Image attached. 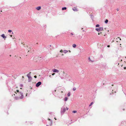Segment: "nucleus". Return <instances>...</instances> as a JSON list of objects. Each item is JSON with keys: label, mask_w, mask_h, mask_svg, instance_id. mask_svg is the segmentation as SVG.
I'll use <instances>...</instances> for the list:
<instances>
[{"label": "nucleus", "mask_w": 126, "mask_h": 126, "mask_svg": "<svg viewBox=\"0 0 126 126\" xmlns=\"http://www.w3.org/2000/svg\"><path fill=\"white\" fill-rule=\"evenodd\" d=\"M1 37H2L3 38H6V37H5V35L4 34H2L1 35Z\"/></svg>", "instance_id": "11"}, {"label": "nucleus", "mask_w": 126, "mask_h": 126, "mask_svg": "<svg viewBox=\"0 0 126 126\" xmlns=\"http://www.w3.org/2000/svg\"><path fill=\"white\" fill-rule=\"evenodd\" d=\"M76 90V88L75 87H74L73 89V91H75Z\"/></svg>", "instance_id": "23"}, {"label": "nucleus", "mask_w": 126, "mask_h": 126, "mask_svg": "<svg viewBox=\"0 0 126 126\" xmlns=\"http://www.w3.org/2000/svg\"><path fill=\"white\" fill-rule=\"evenodd\" d=\"M68 52V51L67 50H64L63 51V52L64 53H67Z\"/></svg>", "instance_id": "15"}, {"label": "nucleus", "mask_w": 126, "mask_h": 126, "mask_svg": "<svg viewBox=\"0 0 126 126\" xmlns=\"http://www.w3.org/2000/svg\"><path fill=\"white\" fill-rule=\"evenodd\" d=\"M48 120L49 121V124L50 126H51L52 124V120H51L50 119H49L48 118Z\"/></svg>", "instance_id": "7"}, {"label": "nucleus", "mask_w": 126, "mask_h": 126, "mask_svg": "<svg viewBox=\"0 0 126 126\" xmlns=\"http://www.w3.org/2000/svg\"><path fill=\"white\" fill-rule=\"evenodd\" d=\"M52 71L54 73H58L59 72V70L55 69H52Z\"/></svg>", "instance_id": "5"}, {"label": "nucleus", "mask_w": 126, "mask_h": 126, "mask_svg": "<svg viewBox=\"0 0 126 126\" xmlns=\"http://www.w3.org/2000/svg\"><path fill=\"white\" fill-rule=\"evenodd\" d=\"M101 33H102V32H101L100 33H98V35H99Z\"/></svg>", "instance_id": "31"}, {"label": "nucleus", "mask_w": 126, "mask_h": 126, "mask_svg": "<svg viewBox=\"0 0 126 126\" xmlns=\"http://www.w3.org/2000/svg\"><path fill=\"white\" fill-rule=\"evenodd\" d=\"M56 91V90H54V92H55Z\"/></svg>", "instance_id": "38"}, {"label": "nucleus", "mask_w": 126, "mask_h": 126, "mask_svg": "<svg viewBox=\"0 0 126 126\" xmlns=\"http://www.w3.org/2000/svg\"><path fill=\"white\" fill-rule=\"evenodd\" d=\"M34 60L36 62L40 61L41 60V57L39 56H35L33 58Z\"/></svg>", "instance_id": "2"}, {"label": "nucleus", "mask_w": 126, "mask_h": 126, "mask_svg": "<svg viewBox=\"0 0 126 126\" xmlns=\"http://www.w3.org/2000/svg\"><path fill=\"white\" fill-rule=\"evenodd\" d=\"M27 76L28 77L29 79V81H30L32 79V77L30 76L29 74H28L27 75Z\"/></svg>", "instance_id": "8"}, {"label": "nucleus", "mask_w": 126, "mask_h": 126, "mask_svg": "<svg viewBox=\"0 0 126 126\" xmlns=\"http://www.w3.org/2000/svg\"><path fill=\"white\" fill-rule=\"evenodd\" d=\"M48 126H49V125H48Z\"/></svg>", "instance_id": "45"}, {"label": "nucleus", "mask_w": 126, "mask_h": 126, "mask_svg": "<svg viewBox=\"0 0 126 126\" xmlns=\"http://www.w3.org/2000/svg\"><path fill=\"white\" fill-rule=\"evenodd\" d=\"M12 31L11 30H8V32H11Z\"/></svg>", "instance_id": "24"}, {"label": "nucleus", "mask_w": 126, "mask_h": 126, "mask_svg": "<svg viewBox=\"0 0 126 126\" xmlns=\"http://www.w3.org/2000/svg\"><path fill=\"white\" fill-rule=\"evenodd\" d=\"M95 26L96 27H98L99 26V24H97Z\"/></svg>", "instance_id": "21"}, {"label": "nucleus", "mask_w": 126, "mask_h": 126, "mask_svg": "<svg viewBox=\"0 0 126 126\" xmlns=\"http://www.w3.org/2000/svg\"><path fill=\"white\" fill-rule=\"evenodd\" d=\"M88 60H89V61H90V62H94V61H92V60H91L90 57H89V58Z\"/></svg>", "instance_id": "16"}, {"label": "nucleus", "mask_w": 126, "mask_h": 126, "mask_svg": "<svg viewBox=\"0 0 126 126\" xmlns=\"http://www.w3.org/2000/svg\"><path fill=\"white\" fill-rule=\"evenodd\" d=\"M123 110H124V109H123Z\"/></svg>", "instance_id": "44"}, {"label": "nucleus", "mask_w": 126, "mask_h": 126, "mask_svg": "<svg viewBox=\"0 0 126 126\" xmlns=\"http://www.w3.org/2000/svg\"><path fill=\"white\" fill-rule=\"evenodd\" d=\"M67 99L68 98L67 97H65L64 98V101H66L67 100Z\"/></svg>", "instance_id": "18"}, {"label": "nucleus", "mask_w": 126, "mask_h": 126, "mask_svg": "<svg viewBox=\"0 0 126 126\" xmlns=\"http://www.w3.org/2000/svg\"><path fill=\"white\" fill-rule=\"evenodd\" d=\"M34 78H37V76H34Z\"/></svg>", "instance_id": "27"}, {"label": "nucleus", "mask_w": 126, "mask_h": 126, "mask_svg": "<svg viewBox=\"0 0 126 126\" xmlns=\"http://www.w3.org/2000/svg\"><path fill=\"white\" fill-rule=\"evenodd\" d=\"M17 92H14V95H16V97L18 98H20L22 99L23 97V96L22 93L19 92L18 90H17L16 91Z\"/></svg>", "instance_id": "1"}, {"label": "nucleus", "mask_w": 126, "mask_h": 126, "mask_svg": "<svg viewBox=\"0 0 126 126\" xmlns=\"http://www.w3.org/2000/svg\"><path fill=\"white\" fill-rule=\"evenodd\" d=\"M41 84V82L40 81H39L36 84V87H39Z\"/></svg>", "instance_id": "6"}, {"label": "nucleus", "mask_w": 126, "mask_h": 126, "mask_svg": "<svg viewBox=\"0 0 126 126\" xmlns=\"http://www.w3.org/2000/svg\"><path fill=\"white\" fill-rule=\"evenodd\" d=\"M124 69H126V67H124Z\"/></svg>", "instance_id": "36"}, {"label": "nucleus", "mask_w": 126, "mask_h": 126, "mask_svg": "<svg viewBox=\"0 0 126 126\" xmlns=\"http://www.w3.org/2000/svg\"><path fill=\"white\" fill-rule=\"evenodd\" d=\"M55 120H56V118H55Z\"/></svg>", "instance_id": "42"}, {"label": "nucleus", "mask_w": 126, "mask_h": 126, "mask_svg": "<svg viewBox=\"0 0 126 126\" xmlns=\"http://www.w3.org/2000/svg\"><path fill=\"white\" fill-rule=\"evenodd\" d=\"M27 50H28V52H31V49H30V50H29V49H27Z\"/></svg>", "instance_id": "25"}, {"label": "nucleus", "mask_w": 126, "mask_h": 126, "mask_svg": "<svg viewBox=\"0 0 126 126\" xmlns=\"http://www.w3.org/2000/svg\"><path fill=\"white\" fill-rule=\"evenodd\" d=\"M72 46L73 47L75 48L77 46L75 44H73Z\"/></svg>", "instance_id": "13"}, {"label": "nucleus", "mask_w": 126, "mask_h": 126, "mask_svg": "<svg viewBox=\"0 0 126 126\" xmlns=\"http://www.w3.org/2000/svg\"><path fill=\"white\" fill-rule=\"evenodd\" d=\"M70 92H69L68 94H67V96H70Z\"/></svg>", "instance_id": "20"}, {"label": "nucleus", "mask_w": 126, "mask_h": 126, "mask_svg": "<svg viewBox=\"0 0 126 126\" xmlns=\"http://www.w3.org/2000/svg\"><path fill=\"white\" fill-rule=\"evenodd\" d=\"M49 77H50L51 78H52V77H51V76L50 75H49Z\"/></svg>", "instance_id": "30"}, {"label": "nucleus", "mask_w": 126, "mask_h": 126, "mask_svg": "<svg viewBox=\"0 0 126 126\" xmlns=\"http://www.w3.org/2000/svg\"><path fill=\"white\" fill-rule=\"evenodd\" d=\"M63 51L62 50H61L60 51V52H62Z\"/></svg>", "instance_id": "28"}, {"label": "nucleus", "mask_w": 126, "mask_h": 126, "mask_svg": "<svg viewBox=\"0 0 126 126\" xmlns=\"http://www.w3.org/2000/svg\"><path fill=\"white\" fill-rule=\"evenodd\" d=\"M73 11H78L77 9L75 8H73Z\"/></svg>", "instance_id": "10"}, {"label": "nucleus", "mask_w": 126, "mask_h": 126, "mask_svg": "<svg viewBox=\"0 0 126 126\" xmlns=\"http://www.w3.org/2000/svg\"><path fill=\"white\" fill-rule=\"evenodd\" d=\"M22 77V78H24V77H23V76Z\"/></svg>", "instance_id": "40"}, {"label": "nucleus", "mask_w": 126, "mask_h": 126, "mask_svg": "<svg viewBox=\"0 0 126 126\" xmlns=\"http://www.w3.org/2000/svg\"><path fill=\"white\" fill-rule=\"evenodd\" d=\"M108 22V19H106L105 22V23L107 24Z\"/></svg>", "instance_id": "14"}, {"label": "nucleus", "mask_w": 126, "mask_h": 126, "mask_svg": "<svg viewBox=\"0 0 126 126\" xmlns=\"http://www.w3.org/2000/svg\"><path fill=\"white\" fill-rule=\"evenodd\" d=\"M110 46L109 45H108L107 46V47H110Z\"/></svg>", "instance_id": "32"}, {"label": "nucleus", "mask_w": 126, "mask_h": 126, "mask_svg": "<svg viewBox=\"0 0 126 126\" xmlns=\"http://www.w3.org/2000/svg\"><path fill=\"white\" fill-rule=\"evenodd\" d=\"M117 11H118L119 10V9H118V8H117Z\"/></svg>", "instance_id": "34"}, {"label": "nucleus", "mask_w": 126, "mask_h": 126, "mask_svg": "<svg viewBox=\"0 0 126 126\" xmlns=\"http://www.w3.org/2000/svg\"><path fill=\"white\" fill-rule=\"evenodd\" d=\"M94 103L93 102H92L90 104V105H89V106H91L92 105H93Z\"/></svg>", "instance_id": "19"}, {"label": "nucleus", "mask_w": 126, "mask_h": 126, "mask_svg": "<svg viewBox=\"0 0 126 126\" xmlns=\"http://www.w3.org/2000/svg\"><path fill=\"white\" fill-rule=\"evenodd\" d=\"M66 9V8L65 7H63L62 8V9L63 10H65Z\"/></svg>", "instance_id": "17"}, {"label": "nucleus", "mask_w": 126, "mask_h": 126, "mask_svg": "<svg viewBox=\"0 0 126 126\" xmlns=\"http://www.w3.org/2000/svg\"><path fill=\"white\" fill-rule=\"evenodd\" d=\"M71 34L72 35H73V33H71Z\"/></svg>", "instance_id": "35"}, {"label": "nucleus", "mask_w": 126, "mask_h": 126, "mask_svg": "<svg viewBox=\"0 0 126 126\" xmlns=\"http://www.w3.org/2000/svg\"><path fill=\"white\" fill-rule=\"evenodd\" d=\"M69 52H71V51H70V50H69Z\"/></svg>", "instance_id": "39"}, {"label": "nucleus", "mask_w": 126, "mask_h": 126, "mask_svg": "<svg viewBox=\"0 0 126 126\" xmlns=\"http://www.w3.org/2000/svg\"><path fill=\"white\" fill-rule=\"evenodd\" d=\"M55 74V73H53L51 75L52 76H53V75H54Z\"/></svg>", "instance_id": "26"}, {"label": "nucleus", "mask_w": 126, "mask_h": 126, "mask_svg": "<svg viewBox=\"0 0 126 126\" xmlns=\"http://www.w3.org/2000/svg\"><path fill=\"white\" fill-rule=\"evenodd\" d=\"M68 108H67V107H66V110H68Z\"/></svg>", "instance_id": "29"}, {"label": "nucleus", "mask_w": 126, "mask_h": 126, "mask_svg": "<svg viewBox=\"0 0 126 126\" xmlns=\"http://www.w3.org/2000/svg\"><path fill=\"white\" fill-rule=\"evenodd\" d=\"M112 86H113V84H112Z\"/></svg>", "instance_id": "41"}, {"label": "nucleus", "mask_w": 126, "mask_h": 126, "mask_svg": "<svg viewBox=\"0 0 126 126\" xmlns=\"http://www.w3.org/2000/svg\"><path fill=\"white\" fill-rule=\"evenodd\" d=\"M77 112V111L76 110H74L73 111V112L74 113H76Z\"/></svg>", "instance_id": "22"}, {"label": "nucleus", "mask_w": 126, "mask_h": 126, "mask_svg": "<svg viewBox=\"0 0 126 126\" xmlns=\"http://www.w3.org/2000/svg\"><path fill=\"white\" fill-rule=\"evenodd\" d=\"M66 110L65 108H61V113L62 114H63Z\"/></svg>", "instance_id": "3"}, {"label": "nucleus", "mask_w": 126, "mask_h": 126, "mask_svg": "<svg viewBox=\"0 0 126 126\" xmlns=\"http://www.w3.org/2000/svg\"><path fill=\"white\" fill-rule=\"evenodd\" d=\"M118 39H119L120 40H121V39L120 38V37H118Z\"/></svg>", "instance_id": "33"}, {"label": "nucleus", "mask_w": 126, "mask_h": 126, "mask_svg": "<svg viewBox=\"0 0 126 126\" xmlns=\"http://www.w3.org/2000/svg\"><path fill=\"white\" fill-rule=\"evenodd\" d=\"M103 28L102 27H99V28H96L95 29V30L98 32L102 30Z\"/></svg>", "instance_id": "4"}, {"label": "nucleus", "mask_w": 126, "mask_h": 126, "mask_svg": "<svg viewBox=\"0 0 126 126\" xmlns=\"http://www.w3.org/2000/svg\"><path fill=\"white\" fill-rule=\"evenodd\" d=\"M27 94H26V96H27Z\"/></svg>", "instance_id": "43"}, {"label": "nucleus", "mask_w": 126, "mask_h": 126, "mask_svg": "<svg viewBox=\"0 0 126 126\" xmlns=\"http://www.w3.org/2000/svg\"><path fill=\"white\" fill-rule=\"evenodd\" d=\"M60 71L61 72H63V74H64V71H63V70L62 69H61L60 70Z\"/></svg>", "instance_id": "12"}, {"label": "nucleus", "mask_w": 126, "mask_h": 126, "mask_svg": "<svg viewBox=\"0 0 126 126\" xmlns=\"http://www.w3.org/2000/svg\"><path fill=\"white\" fill-rule=\"evenodd\" d=\"M10 36H11V37H12V35H10Z\"/></svg>", "instance_id": "37"}, {"label": "nucleus", "mask_w": 126, "mask_h": 126, "mask_svg": "<svg viewBox=\"0 0 126 126\" xmlns=\"http://www.w3.org/2000/svg\"><path fill=\"white\" fill-rule=\"evenodd\" d=\"M41 6H38L36 8V9L37 10H39L41 9Z\"/></svg>", "instance_id": "9"}]
</instances>
